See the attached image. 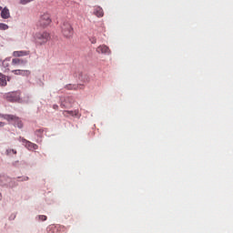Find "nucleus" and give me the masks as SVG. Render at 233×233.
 Wrapping results in <instances>:
<instances>
[{"label": "nucleus", "mask_w": 233, "mask_h": 233, "mask_svg": "<svg viewBox=\"0 0 233 233\" xmlns=\"http://www.w3.org/2000/svg\"><path fill=\"white\" fill-rule=\"evenodd\" d=\"M34 39L35 43L41 46L50 41V34L48 32H39L35 35Z\"/></svg>", "instance_id": "1"}, {"label": "nucleus", "mask_w": 233, "mask_h": 233, "mask_svg": "<svg viewBox=\"0 0 233 233\" xmlns=\"http://www.w3.org/2000/svg\"><path fill=\"white\" fill-rule=\"evenodd\" d=\"M51 23L52 18L50 17V14L44 13L42 15H40L38 20L39 26H42V28H46V26L50 25Z\"/></svg>", "instance_id": "2"}, {"label": "nucleus", "mask_w": 233, "mask_h": 233, "mask_svg": "<svg viewBox=\"0 0 233 233\" xmlns=\"http://www.w3.org/2000/svg\"><path fill=\"white\" fill-rule=\"evenodd\" d=\"M4 119L13 123V125H15V127H17L18 128H23V121L18 116H15L14 115H5Z\"/></svg>", "instance_id": "3"}, {"label": "nucleus", "mask_w": 233, "mask_h": 233, "mask_svg": "<svg viewBox=\"0 0 233 233\" xmlns=\"http://www.w3.org/2000/svg\"><path fill=\"white\" fill-rule=\"evenodd\" d=\"M62 34L65 35V37H72L74 35V29L72 28V25L68 22H64L61 25Z\"/></svg>", "instance_id": "4"}, {"label": "nucleus", "mask_w": 233, "mask_h": 233, "mask_svg": "<svg viewBox=\"0 0 233 233\" xmlns=\"http://www.w3.org/2000/svg\"><path fill=\"white\" fill-rule=\"evenodd\" d=\"M18 141H20L21 143H23V145H25V148H27V150H37L39 148V146H37V144H34L26 139H25L24 137H19Z\"/></svg>", "instance_id": "5"}, {"label": "nucleus", "mask_w": 233, "mask_h": 233, "mask_svg": "<svg viewBox=\"0 0 233 233\" xmlns=\"http://www.w3.org/2000/svg\"><path fill=\"white\" fill-rule=\"evenodd\" d=\"M26 63H28V61L25 59L13 58L11 62V66H13V68H17V66H25Z\"/></svg>", "instance_id": "6"}, {"label": "nucleus", "mask_w": 233, "mask_h": 233, "mask_svg": "<svg viewBox=\"0 0 233 233\" xmlns=\"http://www.w3.org/2000/svg\"><path fill=\"white\" fill-rule=\"evenodd\" d=\"M63 116L65 117H70V116L72 117H79V111L78 110H73V111H70V110H65L63 111Z\"/></svg>", "instance_id": "7"}, {"label": "nucleus", "mask_w": 233, "mask_h": 233, "mask_svg": "<svg viewBox=\"0 0 233 233\" xmlns=\"http://www.w3.org/2000/svg\"><path fill=\"white\" fill-rule=\"evenodd\" d=\"M5 99L11 102L17 101L19 99V95H17V92L8 93L5 95Z\"/></svg>", "instance_id": "8"}, {"label": "nucleus", "mask_w": 233, "mask_h": 233, "mask_svg": "<svg viewBox=\"0 0 233 233\" xmlns=\"http://www.w3.org/2000/svg\"><path fill=\"white\" fill-rule=\"evenodd\" d=\"M97 54H107L110 55V48L106 46V45L99 46L96 48Z\"/></svg>", "instance_id": "9"}, {"label": "nucleus", "mask_w": 233, "mask_h": 233, "mask_svg": "<svg viewBox=\"0 0 233 233\" xmlns=\"http://www.w3.org/2000/svg\"><path fill=\"white\" fill-rule=\"evenodd\" d=\"M30 52L28 51H14L13 56L14 57H25V56H28Z\"/></svg>", "instance_id": "10"}, {"label": "nucleus", "mask_w": 233, "mask_h": 233, "mask_svg": "<svg viewBox=\"0 0 233 233\" xmlns=\"http://www.w3.org/2000/svg\"><path fill=\"white\" fill-rule=\"evenodd\" d=\"M94 15H96V17H103V15H105V12L101 6H96L95 7Z\"/></svg>", "instance_id": "11"}, {"label": "nucleus", "mask_w": 233, "mask_h": 233, "mask_svg": "<svg viewBox=\"0 0 233 233\" xmlns=\"http://www.w3.org/2000/svg\"><path fill=\"white\" fill-rule=\"evenodd\" d=\"M1 17L2 19H9L10 10L7 7H5L4 9H2Z\"/></svg>", "instance_id": "12"}, {"label": "nucleus", "mask_w": 233, "mask_h": 233, "mask_svg": "<svg viewBox=\"0 0 233 233\" xmlns=\"http://www.w3.org/2000/svg\"><path fill=\"white\" fill-rule=\"evenodd\" d=\"M0 86H6V76L0 74Z\"/></svg>", "instance_id": "13"}, {"label": "nucleus", "mask_w": 233, "mask_h": 233, "mask_svg": "<svg viewBox=\"0 0 233 233\" xmlns=\"http://www.w3.org/2000/svg\"><path fill=\"white\" fill-rule=\"evenodd\" d=\"M2 66H4V68L10 70V60L9 59L4 60L2 63Z\"/></svg>", "instance_id": "14"}, {"label": "nucleus", "mask_w": 233, "mask_h": 233, "mask_svg": "<svg viewBox=\"0 0 233 233\" xmlns=\"http://www.w3.org/2000/svg\"><path fill=\"white\" fill-rule=\"evenodd\" d=\"M12 73L15 74V76H23V70L22 69H13Z\"/></svg>", "instance_id": "15"}, {"label": "nucleus", "mask_w": 233, "mask_h": 233, "mask_svg": "<svg viewBox=\"0 0 233 233\" xmlns=\"http://www.w3.org/2000/svg\"><path fill=\"white\" fill-rule=\"evenodd\" d=\"M66 88H67V90H77V86L69 84V85L66 86Z\"/></svg>", "instance_id": "16"}, {"label": "nucleus", "mask_w": 233, "mask_h": 233, "mask_svg": "<svg viewBox=\"0 0 233 233\" xmlns=\"http://www.w3.org/2000/svg\"><path fill=\"white\" fill-rule=\"evenodd\" d=\"M5 153L6 156H10V154H17V151L15 149H7Z\"/></svg>", "instance_id": "17"}, {"label": "nucleus", "mask_w": 233, "mask_h": 233, "mask_svg": "<svg viewBox=\"0 0 233 233\" xmlns=\"http://www.w3.org/2000/svg\"><path fill=\"white\" fill-rule=\"evenodd\" d=\"M0 30H8V25L0 23Z\"/></svg>", "instance_id": "18"}, {"label": "nucleus", "mask_w": 233, "mask_h": 233, "mask_svg": "<svg viewBox=\"0 0 233 233\" xmlns=\"http://www.w3.org/2000/svg\"><path fill=\"white\" fill-rule=\"evenodd\" d=\"M30 74H32V72H30V70H22V76H30Z\"/></svg>", "instance_id": "19"}, {"label": "nucleus", "mask_w": 233, "mask_h": 233, "mask_svg": "<svg viewBox=\"0 0 233 233\" xmlns=\"http://www.w3.org/2000/svg\"><path fill=\"white\" fill-rule=\"evenodd\" d=\"M34 0H20V5H28V3H32Z\"/></svg>", "instance_id": "20"}, {"label": "nucleus", "mask_w": 233, "mask_h": 233, "mask_svg": "<svg viewBox=\"0 0 233 233\" xmlns=\"http://www.w3.org/2000/svg\"><path fill=\"white\" fill-rule=\"evenodd\" d=\"M38 218L41 221H46V219H47L46 216H45V215H40V216H38Z\"/></svg>", "instance_id": "21"}, {"label": "nucleus", "mask_w": 233, "mask_h": 233, "mask_svg": "<svg viewBox=\"0 0 233 233\" xmlns=\"http://www.w3.org/2000/svg\"><path fill=\"white\" fill-rule=\"evenodd\" d=\"M90 42L92 43V45H96L97 43V39H96V37H93L90 39Z\"/></svg>", "instance_id": "22"}, {"label": "nucleus", "mask_w": 233, "mask_h": 233, "mask_svg": "<svg viewBox=\"0 0 233 233\" xmlns=\"http://www.w3.org/2000/svg\"><path fill=\"white\" fill-rule=\"evenodd\" d=\"M22 181H28V177H25Z\"/></svg>", "instance_id": "23"}, {"label": "nucleus", "mask_w": 233, "mask_h": 233, "mask_svg": "<svg viewBox=\"0 0 233 233\" xmlns=\"http://www.w3.org/2000/svg\"><path fill=\"white\" fill-rule=\"evenodd\" d=\"M5 127V123L0 121V127Z\"/></svg>", "instance_id": "24"}, {"label": "nucleus", "mask_w": 233, "mask_h": 233, "mask_svg": "<svg viewBox=\"0 0 233 233\" xmlns=\"http://www.w3.org/2000/svg\"><path fill=\"white\" fill-rule=\"evenodd\" d=\"M2 198H3V196L0 194V201H1Z\"/></svg>", "instance_id": "25"}, {"label": "nucleus", "mask_w": 233, "mask_h": 233, "mask_svg": "<svg viewBox=\"0 0 233 233\" xmlns=\"http://www.w3.org/2000/svg\"><path fill=\"white\" fill-rule=\"evenodd\" d=\"M54 108H58V106H54Z\"/></svg>", "instance_id": "26"}, {"label": "nucleus", "mask_w": 233, "mask_h": 233, "mask_svg": "<svg viewBox=\"0 0 233 233\" xmlns=\"http://www.w3.org/2000/svg\"><path fill=\"white\" fill-rule=\"evenodd\" d=\"M1 10H3V7H2V6H0V11H1Z\"/></svg>", "instance_id": "27"}]
</instances>
